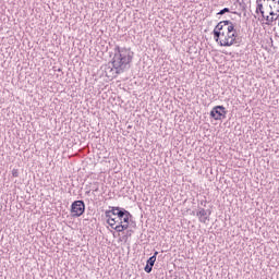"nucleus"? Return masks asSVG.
<instances>
[{
    "label": "nucleus",
    "mask_w": 279,
    "mask_h": 279,
    "mask_svg": "<svg viewBox=\"0 0 279 279\" xmlns=\"http://www.w3.org/2000/svg\"><path fill=\"white\" fill-rule=\"evenodd\" d=\"M274 4V10H276V12H279V0H272Z\"/></svg>",
    "instance_id": "obj_11"
},
{
    "label": "nucleus",
    "mask_w": 279,
    "mask_h": 279,
    "mask_svg": "<svg viewBox=\"0 0 279 279\" xmlns=\"http://www.w3.org/2000/svg\"><path fill=\"white\" fill-rule=\"evenodd\" d=\"M111 209L105 211V216L107 219V223L114 230L117 228V222H114L112 219H116L117 217V207H109Z\"/></svg>",
    "instance_id": "obj_6"
},
{
    "label": "nucleus",
    "mask_w": 279,
    "mask_h": 279,
    "mask_svg": "<svg viewBox=\"0 0 279 279\" xmlns=\"http://www.w3.org/2000/svg\"><path fill=\"white\" fill-rule=\"evenodd\" d=\"M269 8H270V10H274V7L270 5Z\"/></svg>",
    "instance_id": "obj_16"
},
{
    "label": "nucleus",
    "mask_w": 279,
    "mask_h": 279,
    "mask_svg": "<svg viewBox=\"0 0 279 279\" xmlns=\"http://www.w3.org/2000/svg\"><path fill=\"white\" fill-rule=\"evenodd\" d=\"M132 60H134V51H132L131 48L116 46L111 61L113 68L110 65L105 66L106 77H117V75H121L126 69H130Z\"/></svg>",
    "instance_id": "obj_1"
},
{
    "label": "nucleus",
    "mask_w": 279,
    "mask_h": 279,
    "mask_svg": "<svg viewBox=\"0 0 279 279\" xmlns=\"http://www.w3.org/2000/svg\"><path fill=\"white\" fill-rule=\"evenodd\" d=\"M155 264H156V256H150L146 262V266L144 267V270L146 271V274H151V270L154 269Z\"/></svg>",
    "instance_id": "obj_8"
},
{
    "label": "nucleus",
    "mask_w": 279,
    "mask_h": 279,
    "mask_svg": "<svg viewBox=\"0 0 279 279\" xmlns=\"http://www.w3.org/2000/svg\"><path fill=\"white\" fill-rule=\"evenodd\" d=\"M196 217H198V221H201V223H206L207 221H210V211L199 208L196 213Z\"/></svg>",
    "instance_id": "obj_7"
},
{
    "label": "nucleus",
    "mask_w": 279,
    "mask_h": 279,
    "mask_svg": "<svg viewBox=\"0 0 279 279\" xmlns=\"http://www.w3.org/2000/svg\"><path fill=\"white\" fill-rule=\"evenodd\" d=\"M256 14H262L263 19H265V11L263 10V2L260 0H256Z\"/></svg>",
    "instance_id": "obj_9"
},
{
    "label": "nucleus",
    "mask_w": 279,
    "mask_h": 279,
    "mask_svg": "<svg viewBox=\"0 0 279 279\" xmlns=\"http://www.w3.org/2000/svg\"><path fill=\"white\" fill-rule=\"evenodd\" d=\"M117 217L111 219L113 223H117L114 227L116 232H123L130 228V219H132V214L125 208L117 207Z\"/></svg>",
    "instance_id": "obj_3"
},
{
    "label": "nucleus",
    "mask_w": 279,
    "mask_h": 279,
    "mask_svg": "<svg viewBox=\"0 0 279 279\" xmlns=\"http://www.w3.org/2000/svg\"><path fill=\"white\" fill-rule=\"evenodd\" d=\"M211 119H215V121H221L222 119H226V114H228V110H226V107L223 106H216L210 111Z\"/></svg>",
    "instance_id": "obj_5"
},
{
    "label": "nucleus",
    "mask_w": 279,
    "mask_h": 279,
    "mask_svg": "<svg viewBox=\"0 0 279 279\" xmlns=\"http://www.w3.org/2000/svg\"><path fill=\"white\" fill-rule=\"evenodd\" d=\"M228 12H230V9H229V8H225V9H222V10H220L217 14H219V15L222 16V14H226V13H228Z\"/></svg>",
    "instance_id": "obj_12"
},
{
    "label": "nucleus",
    "mask_w": 279,
    "mask_h": 279,
    "mask_svg": "<svg viewBox=\"0 0 279 279\" xmlns=\"http://www.w3.org/2000/svg\"><path fill=\"white\" fill-rule=\"evenodd\" d=\"M236 25L232 23L230 20H225L219 22L214 31V39L220 47H232V45H236Z\"/></svg>",
    "instance_id": "obj_2"
},
{
    "label": "nucleus",
    "mask_w": 279,
    "mask_h": 279,
    "mask_svg": "<svg viewBox=\"0 0 279 279\" xmlns=\"http://www.w3.org/2000/svg\"><path fill=\"white\" fill-rule=\"evenodd\" d=\"M269 15L272 16V19H274V16H276V13L274 11H270Z\"/></svg>",
    "instance_id": "obj_14"
},
{
    "label": "nucleus",
    "mask_w": 279,
    "mask_h": 279,
    "mask_svg": "<svg viewBox=\"0 0 279 279\" xmlns=\"http://www.w3.org/2000/svg\"><path fill=\"white\" fill-rule=\"evenodd\" d=\"M12 175H13V178H19V169H13Z\"/></svg>",
    "instance_id": "obj_13"
},
{
    "label": "nucleus",
    "mask_w": 279,
    "mask_h": 279,
    "mask_svg": "<svg viewBox=\"0 0 279 279\" xmlns=\"http://www.w3.org/2000/svg\"><path fill=\"white\" fill-rule=\"evenodd\" d=\"M264 19H266V25H271V23L276 21V17L274 16L270 17L269 15L265 16Z\"/></svg>",
    "instance_id": "obj_10"
},
{
    "label": "nucleus",
    "mask_w": 279,
    "mask_h": 279,
    "mask_svg": "<svg viewBox=\"0 0 279 279\" xmlns=\"http://www.w3.org/2000/svg\"><path fill=\"white\" fill-rule=\"evenodd\" d=\"M153 256H155V260H156V257L158 256V251H156Z\"/></svg>",
    "instance_id": "obj_15"
},
{
    "label": "nucleus",
    "mask_w": 279,
    "mask_h": 279,
    "mask_svg": "<svg viewBox=\"0 0 279 279\" xmlns=\"http://www.w3.org/2000/svg\"><path fill=\"white\" fill-rule=\"evenodd\" d=\"M86 210V204L84 201H74L71 205L72 217H82Z\"/></svg>",
    "instance_id": "obj_4"
}]
</instances>
